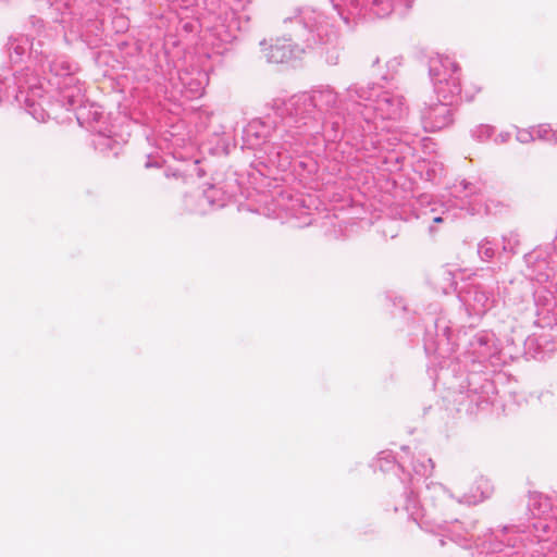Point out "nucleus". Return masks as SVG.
<instances>
[{
  "label": "nucleus",
  "instance_id": "f257e3e1",
  "mask_svg": "<svg viewBox=\"0 0 557 557\" xmlns=\"http://www.w3.org/2000/svg\"><path fill=\"white\" fill-rule=\"evenodd\" d=\"M434 222H435V223H441V222H443V219H442V218H440V216H437V218H435V219H434Z\"/></svg>",
  "mask_w": 557,
  "mask_h": 557
}]
</instances>
